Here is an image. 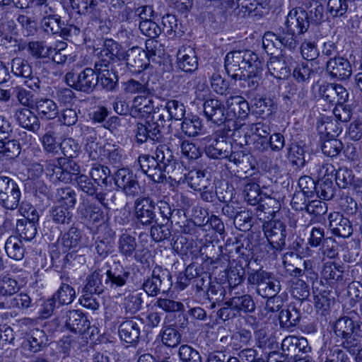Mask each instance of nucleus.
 Segmentation results:
<instances>
[{"label": "nucleus", "mask_w": 362, "mask_h": 362, "mask_svg": "<svg viewBox=\"0 0 362 362\" xmlns=\"http://www.w3.org/2000/svg\"><path fill=\"white\" fill-rule=\"evenodd\" d=\"M95 250L98 257L106 258L114 252V233L108 229L103 235H99L95 242Z\"/></svg>", "instance_id": "72a5a7b5"}, {"label": "nucleus", "mask_w": 362, "mask_h": 362, "mask_svg": "<svg viewBox=\"0 0 362 362\" xmlns=\"http://www.w3.org/2000/svg\"><path fill=\"white\" fill-rule=\"evenodd\" d=\"M124 93L138 95H153L154 89L150 86L149 76L142 74L139 78H130L122 84Z\"/></svg>", "instance_id": "4be33fe9"}, {"label": "nucleus", "mask_w": 362, "mask_h": 362, "mask_svg": "<svg viewBox=\"0 0 362 362\" xmlns=\"http://www.w3.org/2000/svg\"><path fill=\"white\" fill-rule=\"evenodd\" d=\"M42 27L47 33L60 34L63 23L59 16L49 14L42 19Z\"/></svg>", "instance_id": "69168bd1"}, {"label": "nucleus", "mask_w": 362, "mask_h": 362, "mask_svg": "<svg viewBox=\"0 0 362 362\" xmlns=\"http://www.w3.org/2000/svg\"><path fill=\"white\" fill-rule=\"evenodd\" d=\"M50 216L52 221L57 224L68 225L73 221V213L70 209L60 205L52 208Z\"/></svg>", "instance_id": "5fc2aeb1"}, {"label": "nucleus", "mask_w": 362, "mask_h": 362, "mask_svg": "<svg viewBox=\"0 0 362 362\" xmlns=\"http://www.w3.org/2000/svg\"><path fill=\"white\" fill-rule=\"evenodd\" d=\"M95 69L97 73L96 78L103 88L112 91L115 90L118 83V76L112 66L104 64H95Z\"/></svg>", "instance_id": "a878e982"}, {"label": "nucleus", "mask_w": 362, "mask_h": 362, "mask_svg": "<svg viewBox=\"0 0 362 362\" xmlns=\"http://www.w3.org/2000/svg\"><path fill=\"white\" fill-rule=\"evenodd\" d=\"M77 213L81 219L90 223H98L104 218V212L101 208L88 202H81L77 208Z\"/></svg>", "instance_id": "2f4dec72"}, {"label": "nucleus", "mask_w": 362, "mask_h": 362, "mask_svg": "<svg viewBox=\"0 0 362 362\" xmlns=\"http://www.w3.org/2000/svg\"><path fill=\"white\" fill-rule=\"evenodd\" d=\"M135 137L138 143L144 144L148 140L160 141L163 134L158 122L137 123Z\"/></svg>", "instance_id": "b1692460"}, {"label": "nucleus", "mask_w": 362, "mask_h": 362, "mask_svg": "<svg viewBox=\"0 0 362 362\" xmlns=\"http://www.w3.org/2000/svg\"><path fill=\"white\" fill-rule=\"evenodd\" d=\"M138 162L142 171L155 182H163L166 179V175L173 172L156 161L153 156L141 155Z\"/></svg>", "instance_id": "9d476101"}, {"label": "nucleus", "mask_w": 362, "mask_h": 362, "mask_svg": "<svg viewBox=\"0 0 362 362\" xmlns=\"http://www.w3.org/2000/svg\"><path fill=\"white\" fill-rule=\"evenodd\" d=\"M231 129H226V125L221 127L211 135L204 138L209 142L205 147V153L208 157L213 159H223L229 156L232 149V143L228 137L232 135Z\"/></svg>", "instance_id": "20e7f679"}, {"label": "nucleus", "mask_w": 362, "mask_h": 362, "mask_svg": "<svg viewBox=\"0 0 362 362\" xmlns=\"http://www.w3.org/2000/svg\"><path fill=\"white\" fill-rule=\"evenodd\" d=\"M107 269L105 272V285L111 291H117L125 286L130 277V272L127 268L124 267L119 262H113L110 264L106 262Z\"/></svg>", "instance_id": "1a4fd4ad"}, {"label": "nucleus", "mask_w": 362, "mask_h": 362, "mask_svg": "<svg viewBox=\"0 0 362 362\" xmlns=\"http://www.w3.org/2000/svg\"><path fill=\"white\" fill-rule=\"evenodd\" d=\"M140 324L136 318L122 322L119 327L120 339L129 344L136 343L141 333Z\"/></svg>", "instance_id": "c756f323"}, {"label": "nucleus", "mask_w": 362, "mask_h": 362, "mask_svg": "<svg viewBox=\"0 0 362 362\" xmlns=\"http://www.w3.org/2000/svg\"><path fill=\"white\" fill-rule=\"evenodd\" d=\"M202 129V120L197 116L191 118L185 117L181 124L182 132L188 136H196L200 134Z\"/></svg>", "instance_id": "13d9d810"}, {"label": "nucleus", "mask_w": 362, "mask_h": 362, "mask_svg": "<svg viewBox=\"0 0 362 362\" xmlns=\"http://www.w3.org/2000/svg\"><path fill=\"white\" fill-rule=\"evenodd\" d=\"M21 151V146L18 141L15 139H0V158L14 159Z\"/></svg>", "instance_id": "a19ab883"}, {"label": "nucleus", "mask_w": 362, "mask_h": 362, "mask_svg": "<svg viewBox=\"0 0 362 362\" xmlns=\"http://www.w3.org/2000/svg\"><path fill=\"white\" fill-rule=\"evenodd\" d=\"M12 74L21 78L29 77L33 74L32 66L24 58L16 57L11 61Z\"/></svg>", "instance_id": "3c124183"}, {"label": "nucleus", "mask_w": 362, "mask_h": 362, "mask_svg": "<svg viewBox=\"0 0 362 362\" xmlns=\"http://www.w3.org/2000/svg\"><path fill=\"white\" fill-rule=\"evenodd\" d=\"M134 205L137 220L143 225H150L156 217L153 200L150 197L138 198Z\"/></svg>", "instance_id": "412c9836"}, {"label": "nucleus", "mask_w": 362, "mask_h": 362, "mask_svg": "<svg viewBox=\"0 0 362 362\" xmlns=\"http://www.w3.org/2000/svg\"><path fill=\"white\" fill-rule=\"evenodd\" d=\"M245 269L240 263L236 262L234 264H230L228 270L227 277L231 295H233V290L240 285L245 280Z\"/></svg>", "instance_id": "37998d69"}, {"label": "nucleus", "mask_w": 362, "mask_h": 362, "mask_svg": "<svg viewBox=\"0 0 362 362\" xmlns=\"http://www.w3.org/2000/svg\"><path fill=\"white\" fill-rule=\"evenodd\" d=\"M173 282L169 271L156 266L151 276L146 279L142 288L149 296H157L161 292L166 293L171 288Z\"/></svg>", "instance_id": "423d86ee"}, {"label": "nucleus", "mask_w": 362, "mask_h": 362, "mask_svg": "<svg viewBox=\"0 0 362 362\" xmlns=\"http://www.w3.org/2000/svg\"><path fill=\"white\" fill-rule=\"evenodd\" d=\"M318 93L323 100L335 105L345 103L349 98V92L346 88L341 84L334 83H326L320 85Z\"/></svg>", "instance_id": "dca6fc26"}, {"label": "nucleus", "mask_w": 362, "mask_h": 362, "mask_svg": "<svg viewBox=\"0 0 362 362\" xmlns=\"http://www.w3.org/2000/svg\"><path fill=\"white\" fill-rule=\"evenodd\" d=\"M30 350L36 353L41 350L47 344V337L42 329H35L30 333L28 339Z\"/></svg>", "instance_id": "680f3d73"}, {"label": "nucleus", "mask_w": 362, "mask_h": 362, "mask_svg": "<svg viewBox=\"0 0 362 362\" xmlns=\"http://www.w3.org/2000/svg\"><path fill=\"white\" fill-rule=\"evenodd\" d=\"M16 117L18 124L24 129L35 132L40 128L37 116L28 108L18 110L16 113Z\"/></svg>", "instance_id": "c9c22d12"}, {"label": "nucleus", "mask_w": 362, "mask_h": 362, "mask_svg": "<svg viewBox=\"0 0 362 362\" xmlns=\"http://www.w3.org/2000/svg\"><path fill=\"white\" fill-rule=\"evenodd\" d=\"M264 235L267 241L276 247H285L287 236L286 226L278 220L265 221L262 226Z\"/></svg>", "instance_id": "2eb2a0df"}, {"label": "nucleus", "mask_w": 362, "mask_h": 362, "mask_svg": "<svg viewBox=\"0 0 362 362\" xmlns=\"http://www.w3.org/2000/svg\"><path fill=\"white\" fill-rule=\"evenodd\" d=\"M274 105V102L270 98H255L252 105L253 112L259 117L264 118L272 113Z\"/></svg>", "instance_id": "bf43d9fd"}, {"label": "nucleus", "mask_w": 362, "mask_h": 362, "mask_svg": "<svg viewBox=\"0 0 362 362\" xmlns=\"http://www.w3.org/2000/svg\"><path fill=\"white\" fill-rule=\"evenodd\" d=\"M16 230L21 238L30 240L33 239L37 234V226L34 223H28L26 219H19L16 222Z\"/></svg>", "instance_id": "338daca9"}, {"label": "nucleus", "mask_w": 362, "mask_h": 362, "mask_svg": "<svg viewBox=\"0 0 362 362\" xmlns=\"http://www.w3.org/2000/svg\"><path fill=\"white\" fill-rule=\"evenodd\" d=\"M178 67L185 72H193L198 68L195 50L190 46H182L177 53Z\"/></svg>", "instance_id": "393cba45"}, {"label": "nucleus", "mask_w": 362, "mask_h": 362, "mask_svg": "<svg viewBox=\"0 0 362 362\" xmlns=\"http://www.w3.org/2000/svg\"><path fill=\"white\" fill-rule=\"evenodd\" d=\"M259 60L258 55L251 50H234L226 55L224 66L231 78L242 80L245 77L244 72Z\"/></svg>", "instance_id": "f03ea898"}, {"label": "nucleus", "mask_w": 362, "mask_h": 362, "mask_svg": "<svg viewBox=\"0 0 362 362\" xmlns=\"http://www.w3.org/2000/svg\"><path fill=\"white\" fill-rule=\"evenodd\" d=\"M247 283L256 286L257 293L262 298L277 295L281 291L280 281L274 273L263 269L248 273Z\"/></svg>", "instance_id": "39448f33"}, {"label": "nucleus", "mask_w": 362, "mask_h": 362, "mask_svg": "<svg viewBox=\"0 0 362 362\" xmlns=\"http://www.w3.org/2000/svg\"><path fill=\"white\" fill-rule=\"evenodd\" d=\"M185 180L188 185L195 191L201 190L211 182L203 171L197 170H190L185 175Z\"/></svg>", "instance_id": "09e8293b"}, {"label": "nucleus", "mask_w": 362, "mask_h": 362, "mask_svg": "<svg viewBox=\"0 0 362 362\" xmlns=\"http://www.w3.org/2000/svg\"><path fill=\"white\" fill-rule=\"evenodd\" d=\"M85 131L89 134V136L86 137V144L85 150L88 154L90 159L93 160H102L105 154V148H103L102 145L97 141L96 132L93 127H85Z\"/></svg>", "instance_id": "7c9ffc66"}, {"label": "nucleus", "mask_w": 362, "mask_h": 362, "mask_svg": "<svg viewBox=\"0 0 362 362\" xmlns=\"http://www.w3.org/2000/svg\"><path fill=\"white\" fill-rule=\"evenodd\" d=\"M95 69L86 68L78 75L76 90L90 93L98 83V78L95 76Z\"/></svg>", "instance_id": "e433bc0d"}, {"label": "nucleus", "mask_w": 362, "mask_h": 362, "mask_svg": "<svg viewBox=\"0 0 362 362\" xmlns=\"http://www.w3.org/2000/svg\"><path fill=\"white\" fill-rule=\"evenodd\" d=\"M159 337L161 338L162 343L168 347H175L181 341V334L173 325L164 324Z\"/></svg>", "instance_id": "49530a36"}, {"label": "nucleus", "mask_w": 362, "mask_h": 362, "mask_svg": "<svg viewBox=\"0 0 362 362\" xmlns=\"http://www.w3.org/2000/svg\"><path fill=\"white\" fill-rule=\"evenodd\" d=\"M122 60H125L127 66L134 71L139 72L149 64L146 51L139 47L129 49L124 53Z\"/></svg>", "instance_id": "5701e85b"}, {"label": "nucleus", "mask_w": 362, "mask_h": 362, "mask_svg": "<svg viewBox=\"0 0 362 362\" xmlns=\"http://www.w3.org/2000/svg\"><path fill=\"white\" fill-rule=\"evenodd\" d=\"M329 228L332 233L341 238H349L354 231L352 223L339 212H332L329 214Z\"/></svg>", "instance_id": "f3484780"}, {"label": "nucleus", "mask_w": 362, "mask_h": 362, "mask_svg": "<svg viewBox=\"0 0 362 362\" xmlns=\"http://www.w3.org/2000/svg\"><path fill=\"white\" fill-rule=\"evenodd\" d=\"M103 276L102 269H98L87 277L86 284L83 288L84 292L88 293L86 295H100L104 292L105 289H108L107 286L105 285V280L104 282L102 281Z\"/></svg>", "instance_id": "f704fd0d"}, {"label": "nucleus", "mask_w": 362, "mask_h": 362, "mask_svg": "<svg viewBox=\"0 0 362 362\" xmlns=\"http://www.w3.org/2000/svg\"><path fill=\"white\" fill-rule=\"evenodd\" d=\"M90 175L98 185L106 186L110 175V170L107 166L94 164L90 169Z\"/></svg>", "instance_id": "e2e57ef3"}, {"label": "nucleus", "mask_w": 362, "mask_h": 362, "mask_svg": "<svg viewBox=\"0 0 362 362\" xmlns=\"http://www.w3.org/2000/svg\"><path fill=\"white\" fill-rule=\"evenodd\" d=\"M31 305V299L26 293H19L13 295L8 297L0 298V308L1 309H11L18 308L24 310L28 308Z\"/></svg>", "instance_id": "4c0bfd02"}, {"label": "nucleus", "mask_w": 362, "mask_h": 362, "mask_svg": "<svg viewBox=\"0 0 362 362\" xmlns=\"http://www.w3.org/2000/svg\"><path fill=\"white\" fill-rule=\"evenodd\" d=\"M285 26L287 30L296 35L304 33L309 27L308 13L303 9L291 10L285 21Z\"/></svg>", "instance_id": "a211bd4d"}, {"label": "nucleus", "mask_w": 362, "mask_h": 362, "mask_svg": "<svg viewBox=\"0 0 362 362\" xmlns=\"http://www.w3.org/2000/svg\"><path fill=\"white\" fill-rule=\"evenodd\" d=\"M178 355L182 362H202L199 351L187 344L180 346Z\"/></svg>", "instance_id": "774afa93"}, {"label": "nucleus", "mask_w": 362, "mask_h": 362, "mask_svg": "<svg viewBox=\"0 0 362 362\" xmlns=\"http://www.w3.org/2000/svg\"><path fill=\"white\" fill-rule=\"evenodd\" d=\"M21 197L18 185L9 177L0 176V206L14 210L18 208Z\"/></svg>", "instance_id": "0eeeda50"}, {"label": "nucleus", "mask_w": 362, "mask_h": 362, "mask_svg": "<svg viewBox=\"0 0 362 362\" xmlns=\"http://www.w3.org/2000/svg\"><path fill=\"white\" fill-rule=\"evenodd\" d=\"M81 230L73 225L62 235L59 242L66 249H71L78 247L81 244Z\"/></svg>", "instance_id": "8fccbe9b"}, {"label": "nucleus", "mask_w": 362, "mask_h": 362, "mask_svg": "<svg viewBox=\"0 0 362 362\" xmlns=\"http://www.w3.org/2000/svg\"><path fill=\"white\" fill-rule=\"evenodd\" d=\"M114 182L118 189L127 197H135L142 192L137 176L128 168L119 169L115 174Z\"/></svg>", "instance_id": "6e6552de"}, {"label": "nucleus", "mask_w": 362, "mask_h": 362, "mask_svg": "<svg viewBox=\"0 0 362 362\" xmlns=\"http://www.w3.org/2000/svg\"><path fill=\"white\" fill-rule=\"evenodd\" d=\"M64 325L70 332L80 334H87L90 337L97 329L91 327L86 315L78 310H69L65 316Z\"/></svg>", "instance_id": "9b49d317"}, {"label": "nucleus", "mask_w": 362, "mask_h": 362, "mask_svg": "<svg viewBox=\"0 0 362 362\" xmlns=\"http://www.w3.org/2000/svg\"><path fill=\"white\" fill-rule=\"evenodd\" d=\"M322 353L325 362H350L346 352L337 345L325 344L322 347Z\"/></svg>", "instance_id": "79ce46f5"}, {"label": "nucleus", "mask_w": 362, "mask_h": 362, "mask_svg": "<svg viewBox=\"0 0 362 362\" xmlns=\"http://www.w3.org/2000/svg\"><path fill=\"white\" fill-rule=\"evenodd\" d=\"M335 180L339 187L346 189L352 185L355 176L351 169L341 167L336 170Z\"/></svg>", "instance_id": "0e129e2a"}, {"label": "nucleus", "mask_w": 362, "mask_h": 362, "mask_svg": "<svg viewBox=\"0 0 362 362\" xmlns=\"http://www.w3.org/2000/svg\"><path fill=\"white\" fill-rule=\"evenodd\" d=\"M228 122L233 119H245L250 112V106L242 96H230L226 100Z\"/></svg>", "instance_id": "6ab92c4d"}, {"label": "nucleus", "mask_w": 362, "mask_h": 362, "mask_svg": "<svg viewBox=\"0 0 362 362\" xmlns=\"http://www.w3.org/2000/svg\"><path fill=\"white\" fill-rule=\"evenodd\" d=\"M154 159L172 171L175 170L176 165L178 164L171 150L166 144H159L156 146Z\"/></svg>", "instance_id": "ea45409f"}, {"label": "nucleus", "mask_w": 362, "mask_h": 362, "mask_svg": "<svg viewBox=\"0 0 362 362\" xmlns=\"http://www.w3.org/2000/svg\"><path fill=\"white\" fill-rule=\"evenodd\" d=\"M36 110L42 119H52L58 115L57 104L50 99H40L36 103Z\"/></svg>", "instance_id": "a18cd8bd"}, {"label": "nucleus", "mask_w": 362, "mask_h": 362, "mask_svg": "<svg viewBox=\"0 0 362 362\" xmlns=\"http://www.w3.org/2000/svg\"><path fill=\"white\" fill-rule=\"evenodd\" d=\"M76 192L71 187H65L57 189L56 192L57 201L60 206L74 209L76 202Z\"/></svg>", "instance_id": "de8ad7c7"}, {"label": "nucleus", "mask_w": 362, "mask_h": 362, "mask_svg": "<svg viewBox=\"0 0 362 362\" xmlns=\"http://www.w3.org/2000/svg\"><path fill=\"white\" fill-rule=\"evenodd\" d=\"M61 3L64 8L70 6L74 12L88 16L92 20L97 21L101 16L99 0H61Z\"/></svg>", "instance_id": "ddd939ff"}, {"label": "nucleus", "mask_w": 362, "mask_h": 362, "mask_svg": "<svg viewBox=\"0 0 362 362\" xmlns=\"http://www.w3.org/2000/svg\"><path fill=\"white\" fill-rule=\"evenodd\" d=\"M321 278L325 284L337 288L344 281L343 267L334 262L324 263L321 270Z\"/></svg>", "instance_id": "aec40b11"}, {"label": "nucleus", "mask_w": 362, "mask_h": 362, "mask_svg": "<svg viewBox=\"0 0 362 362\" xmlns=\"http://www.w3.org/2000/svg\"><path fill=\"white\" fill-rule=\"evenodd\" d=\"M288 61V57L283 54L280 57H270L267 62L268 71L276 78H287L291 74Z\"/></svg>", "instance_id": "c85d7f7f"}, {"label": "nucleus", "mask_w": 362, "mask_h": 362, "mask_svg": "<svg viewBox=\"0 0 362 362\" xmlns=\"http://www.w3.org/2000/svg\"><path fill=\"white\" fill-rule=\"evenodd\" d=\"M243 193L245 199L248 204L255 205L262 199V193L259 185L252 181L245 184Z\"/></svg>", "instance_id": "052dcab7"}, {"label": "nucleus", "mask_w": 362, "mask_h": 362, "mask_svg": "<svg viewBox=\"0 0 362 362\" xmlns=\"http://www.w3.org/2000/svg\"><path fill=\"white\" fill-rule=\"evenodd\" d=\"M333 331L336 337L341 340V346L354 354L358 346V339L362 338V322L347 316L341 317L334 322Z\"/></svg>", "instance_id": "f257e3e1"}, {"label": "nucleus", "mask_w": 362, "mask_h": 362, "mask_svg": "<svg viewBox=\"0 0 362 362\" xmlns=\"http://www.w3.org/2000/svg\"><path fill=\"white\" fill-rule=\"evenodd\" d=\"M7 255L13 259L21 260L23 258L25 248L23 242L16 236H10L5 243Z\"/></svg>", "instance_id": "c03bdc74"}, {"label": "nucleus", "mask_w": 362, "mask_h": 362, "mask_svg": "<svg viewBox=\"0 0 362 362\" xmlns=\"http://www.w3.org/2000/svg\"><path fill=\"white\" fill-rule=\"evenodd\" d=\"M52 297L59 305H69L76 298V291L69 284L63 283Z\"/></svg>", "instance_id": "864d4df0"}, {"label": "nucleus", "mask_w": 362, "mask_h": 362, "mask_svg": "<svg viewBox=\"0 0 362 362\" xmlns=\"http://www.w3.org/2000/svg\"><path fill=\"white\" fill-rule=\"evenodd\" d=\"M124 53L121 49V46L112 39H106L104 41L103 48L100 52L99 60L95 64H104L110 65V62L115 58L122 59Z\"/></svg>", "instance_id": "cd10ccee"}, {"label": "nucleus", "mask_w": 362, "mask_h": 362, "mask_svg": "<svg viewBox=\"0 0 362 362\" xmlns=\"http://www.w3.org/2000/svg\"><path fill=\"white\" fill-rule=\"evenodd\" d=\"M118 248L119 252L126 257L132 256L136 248L135 237L126 232L122 233L119 238Z\"/></svg>", "instance_id": "4d7b16f0"}, {"label": "nucleus", "mask_w": 362, "mask_h": 362, "mask_svg": "<svg viewBox=\"0 0 362 362\" xmlns=\"http://www.w3.org/2000/svg\"><path fill=\"white\" fill-rule=\"evenodd\" d=\"M152 95H137L132 103L130 115L134 117H144L154 110Z\"/></svg>", "instance_id": "473e14b6"}, {"label": "nucleus", "mask_w": 362, "mask_h": 362, "mask_svg": "<svg viewBox=\"0 0 362 362\" xmlns=\"http://www.w3.org/2000/svg\"><path fill=\"white\" fill-rule=\"evenodd\" d=\"M320 133L328 138L335 139L342 132L340 122L334 119L326 118L318 127Z\"/></svg>", "instance_id": "6e6d98bb"}, {"label": "nucleus", "mask_w": 362, "mask_h": 362, "mask_svg": "<svg viewBox=\"0 0 362 362\" xmlns=\"http://www.w3.org/2000/svg\"><path fill=\"white\" fill-rule=\"evenodd\" d=\"M300 313L294 305L281 310L279 320L281 327L289 329L296 326L300 320Z\"/></svg>", "instance_id": "58836bf2"}, {"label": "nucleus", "mask_w": 362, "mask_h": 362, "mask_svg": "<svg viewBox=\"0 0 362 362\" xmlns=\"http://www.w3.org/2000/svg\"><path fill=\"white\" fill-rule=\"evenodd\" d=\"M352 58L350 55L349 59L343 57H338L328 59L326 63L325 70L327 74L332 78L338 81H344L350 78L353 72Z\"/></svg>", "instance_id": "f8f14e48"}, {"label": "nucleus", "mask_w": 362, "mask_h": 362, "mask_svg": "<svg viewBox=\"0 0 362 362\" xmlns=\"http://www.w3.org/2000/svg\"><path fill=\"white\" fill-rule=\"evenodd\" d=\"M262 71V62L259 60L252 66L247 69L246 72H244L243 74L245 77L242 78L241 81H245L247 83V86L251 90H256L259 84Z\"/></svg>", "instance_id": "603ef678"}, {"label": "nucleus", "mask_w": 362, "mask_h": 362, "mask_svg": "<svg viewBox=\"0 0 362 362\" xmlns=\"http://www.w3.org/2000/svg\"><path fill=\"white\" fill-rule=\"evenodd\" d=\"M224 304L225 305L233 306V310L240 316L243 314L252 313L256 309V305L252 296L247 293H243L240 296H233Z\"/></svg>", "instance_id": "bb28decb"}, {"label": "nucleus", "mask_w": 362, "mask_h": 362, "mask_svg": "<svg viewBox=\"0 0 362 362\" xmlns=\"http://www.w3.org/2000/svg\"><path fill=\"white\" fill-rule=\"evenodd\" d=\"M46 174L53 180L66 184L74 182L76 176L81 172L79 165L74 160L66 158H59L47 162Z\"/></svg>", "instance_id": "7ed1b4c3"}, {"label": "nucleus", "mask_w": 362, "mask_h": 362, "mask_svg": "<svg viewBox=\"0 0 362 362\" xmlns=\"http://www.w3.org/2000/svg\"><path fill=\"white\" fill-rule=\"evenodd\" d=\"M203 112L208 122L218 126L223 124L227 120L226 107L223 102L216 98L205 100L203 103Z\"/></svg>", "instance_id": "4468645a"}]
</instances>
